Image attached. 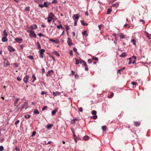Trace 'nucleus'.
Returning <instances> with one entry per match:
<instances>
[{
  "instance_id": "obj_1",
  "label": "nucleus",
  "mask_w": 151,
  "mask_h": 151,
  "mask_svg": "<svg viewBox=\"0 0 151 151\" xmlns=\"http://www.w3.org/2000/svg\"><path fill=\"white\" fill-rule=\"evenodd\" d=\"M28 32L29 33V35L31 37L33 38H36V35L35 33L33 31L29 30L28 31Z\"/></svg>"
},
{
  "instance_id": "obj_2",
  "label": "nucleus",
  "mask_w": 151,
  "mask_h": 151,
  "mask_svg": "<svg viewBox=\"0 0 151 151\" xmlns=\"http://www.w3.org/2000/svg\"><path fill=\"white\" fill-rule=\"evenodd\" d=\"M45 51V50L43 49H41L38 51V52L40 55V57L41 58H43L44 52Z\"/></svg>"
},
{
  "instance_id": "obj_3",
  "label": "nucleus",
  "mask_w": 151,
  "mask_h": 151,
  "mask_svg": "<svg viewBox=\"0 0 151 151\" xmlns=\"http://www.w3.org/2000/svg\"><path fill=\"white\" fill-rule=\"evenodd\" d=\"M37 28V25L35 24H33V25L30 26L29 27V29L31 30H34L36 29Z\"/></svg>"
},
{
  "instance_id": "obj_4",
  "label": "nucleus",
  "mask_w": 151,
  "mask_h": 151,
  "mask_svg": "<svg viewBox=\"0 0 151 151\" xmlns=\"http://www.w3.org/2000/svg\"><path fill=\"white\" fill-rule=\"evenodd\" d=\"M28 106V103L27 102H25L24 103L22 104L21 108H19V110L20 109L21 110H22L26 106Z\"/></svg>"
},
{
  "instance_id": "obj_5",
  "label": "nucleus",
  "mask_w": 151,
  "mask_h": 151,
  "mask_svg": "<svg viewBox=\"0 0 151 151\" xmlns=\"http://www.w3.org/2000/svg\"><path fill=\"white\" fill-rule=\"evenodd\" d=\"M67 43L68 44V45L70 47L71 45H73V43L72 42V40L69 37H68V38Z\"/></svg>"
},
{
  "instance_id": "obj_6",
  "label": "nucleus",
  "mask_w": 151,
  "mask_h": 151,
  "mask_svg": "<svg viewBox=\"0 0 151 151\" xmlns=\"http://www.w3.org/2000/svg\"><path fill=\"white\" fill-rule=\"evenodd\" d=\"M29 78V76L28 75H26L23 78V81L25 83H27L28 79Z\"/></svg>"
},
{
  "instance_id": "obj_7",
  "label": "nucleus",
  "mask_w": 151,
  "mask_h": 151,
  "mask_svg": "<svg viewBox=\"0 0 151 151\" xmlns=\"http://www.w3.org/2000/svg\"><path fill=\"white\" fill-rule=\"evenodd\" d=\"M8 50L10 52H13L15 51V49L10 46H9L8 47Z\"/></svg>"
},
{
  "instance_id": "obj_8",
  "label": "nucleus",
  "mask_w": 151,
  "mask_h": 151,
  "mask_svg": "<svg viewBox=\"0 0 151 151\" xmlns=\"http://www.w3.org/2000/svg\"><path fill=\"white\" fill-rule=\"evenodd\" d=\"M73 18L74 20L76 19L78 20L79 18V14H76L73 15Z\"/></svg>"
},
{
  "instance_id": "obj_9",
  "label": "nucleus",
  "mask_w": 151,
  "mask_h": 151,
  "mask_svg": "<svg viewBox=\"0 0 151 151\" xmlns=\"http://www.w3.org/2000/svg\"><path fill=\"white\" fill-rule=\"evenodd\" d=\"M49 40L50 41L56 44H58L59 42V40L57 39L54 40L51 39H49Z\"/></svg>"
},
{
  "instance_id": "obj_10",
  "label": "nucleus",
  "mask_w": 151,
  "mask_h": 151,
  "mask_svg": "<svg viewBox=\"0 0 151 151\" xmlns=\"http://www.w3.org/2000/svg\"><path fill=\"white\" fill-rule=\"evenodd\" d=\"M82 62L83 63V65L86 67L85 68V70L88 71V68L87 67V65L86 63L85 62V61H83Z\"/></svg>"
},
{
  "instance_id": "obj_11",
  "label": "nucleus",
  "mask_w": 151,
  "mask_h": 151,
  "mask_svg": "<svg viewBox=\"0 0 151 151\" xmlns=\"http://www.w3.org/2000/svg\"><path fill=\"white\" fill-rule=\"evenodd\" d=\"M15 40L16 42L19 43H21L22 41V39L19 38H17Z\"/></svg>"
},
{
  "instance_id": "obj_12",
  "label": "nucleus",
  "mask_w": 151,
  "mask_h": 151,
  "mask_svg": "<svg viewBox=\"0 0 151 151\" xmlns=\"http://www.w3.org/2000/svg\"><path fill=\"white\" fill-rule=\"evenodd\" d=\"M60 93L58 91L53 92V95L55 96L60 95Z\"/></svg>"
},
{
  "instance_id": "obj_13",
  "label": "nucleus",
  "mask_w": 151,
  "mask_h": 151,
  "mask_svg": "<svg viewBox=\"0 0 151 151\" xmlns=\"http://www.w3.org/2000/svg\"><path fill=\"white\" fill-rule=\"evenodd\" d=\"M1 40L2 42H4L7 41H8V39L7 38V37L4 36L2 37L1 39Z\"/></svg>"
},
{
  "instance_id": "obj_14",
  "label": "nucleus",
  "mask_w": 151,
  "mask_h": 151,
  "mask_svg": "<svg viewBox=\"0 0 151 151\" xmlns=\"http://www.w3.org/2000/svg\"><path fill=\"white\" fill-rule=\"evenodd\" d=\"M120 36V37L121 39H124L125 38V36L122 33H120L118 34Z\"/></svg>"
},
{
  "instance_id": "obj_15",
  "label": "nucleus",
  "mask_w": 151,
  "mask_h": 151,
  "mask_svg": "<svg viewBox=\"0 0 151 151\" xmlns=\"http://www.w3.org/2000/svg\"><path fill=\"white\" fill-rule=\"evenodd\" d=\"M47 19V21L48 22H50L53 19V18L50 17V16H48Z\"/></svg>"
},
{
  "instance_id": "obj_16",
  "label": "nucleus",
  "mask_w": 151,
  "mask_h": 151,
  "mask_svg": "<svg viewBox=\"0 0 151 151\" xmlns=\"http://www.w3.org/2000/svg\"><path fill=\"white\" fill-rule=\"evenodd\" d=\"M36 45L37 47V49L40 50L41 48V45L39 42H37Z\"/></svg>"
},
{
  "instance_id": "obj_17",
  "label": "nucleus",
  "mask_w": 151,
  "mask_h": 151,
  "mask_svg": "<svg viewBox=\"0 0 151 151\" xmlns=\"http://www.w3.org/2000/svg\"><path fill=\"white\" fill-rule=\"evenodd\" d=\"M3 35L4 36L7 37L8 35L7 32H6V29L4 30L3 32Z\"/></svg>"
},
{
  "instance_id": "obj_18",
  "label": "nucleus",
  "mask_w": 151,
  "mask_h": 151,
  "mask_svg": "<svg viewBox=\"0 0 151 151\" xmlns=\"http://www.w3.org/2000/svg\"><path fill=\"white\" fill-rule=\"evenodd\" d=\"M119 56L121 57L125 58L126 56V53L125 52H123Z\"/></svg>"
},
{
  "instance_id": "obj_19",
  "label": "nucleus",
  "mask_w": 151,
  "mask_h": 151,
  "mask_svg": "<svg viewBox=\"0 0 151 151\" xmlns=\"http://www.w3.org/2000/svg\"><path fill=\"white\" fill-rule=\"evenodd\" d=\"M81 23L82 24L83 26H87L88 25V24L87 23H85L84 21L81 20Z\"/></svg>"
},
{
  "instance_id": "obj_20",
  "label": "nucleus",
  "mask_w": 151,
  "mask_h": 151,
  "mask_svg": "<svg viewBox=\"0 0 151 151\" xmlns=\"http://www.w3.org/2000/svg\"><path fill=\"white\" fill-rule=\"evenodd\" d=\"M57 111L58 110L57 109H55L52 111L51 113L52 115L53 116L55 115Z\"/></svg>"
},
{
  "instance_id": "obj_21",
  "label": "nucleus",
  "mask_w": 151,
  "mask_h": 151,
  "mask_svg": "<svg viewBox=\"0 0 151 151\" xmlns=\"http://www.w3.org/2000/svg\"><path fill=\"white\" fill-rule=\"evenodd\" d=\"M53 126V124H49L47 126V128L48 129H50L52 128V127Z\"/></svg>"
},
{
  "instance_id": "obj_22",
  "label": "nucleus",
  "mask_w": 151,
  "mask_h": 151,
  "mask_svg": "<svg viewBox=\"0 0 151 151\" xmlns=\"http://www.w3.org/2000/svg\"><path fill=\"white\" fill-rule=\"evenodd\" d=\"M57 28L59 29L61 28L62 29H64V28L61 24H60L59 25L57 26Z\"/></svg>"
},
{
  "instance_id": "obj_23",
  "label": "nucleus",
  "mask_w": 151,
  "mask_h": 151,
  "mask_svg": "<svg viewBox=\"0 0 151 151\" xmlns=\"http://www.w3.org/2000/svg\"><path fill=\"white\" fill-rule=\"evenodd\" d=\"M32 78L33 79V80L32 81V83H33L34 81L36 80V77H35V75H32Z\"/></svg>"
},
{
  "instance_id": "obj_24",
  "label": "nucleus",
  "mask_w": 151,
  "mask_h": 151,
  "mask_svg": "<svg viewBox=\"0 0 151 151\" xmlns=\"http://www.w3.org/2000/svg\"><path fill=\"white\" fill-rule=\"evenodd\" d=\"M145 33L147 37L149 39H151V35L150 34H149L148 33L146 32H145Z\"/></svg>"
},
{
  "instance_id": "obj_25",
  "label": "nucleus",
  "mask_w": 151,
  "mask_h": 151,
  "mask_svg": "<svg viewBox=\"0 0 151 151\" xmlns=\"http://www.w3.org/2000/svg\"><path fill=\"white\" fill-rule=\"evenodd\" d=\"M134 125L135 126L137 127L139 126L140 125V123L137 122H134Z\"/></svg>"
},
{
  "instance_id": "obj_26",
  "label": "nucleus",
  "mask_w": 151,
  "mask_h": 151,
  "mask_svg": "<svg viewBox=\"0 0 151 151\" xmlns=\"http://www.w3.org/2000/svg\"><path fill=\"white\" fill-rule=\"evenodd\" d=\"M88 138L89 137L87 135L83 137V139L85 140H87L88 139Z\"/></svg>"
},
{
  "instance_id": "obj_27",
  "label": "nucleus",
  "mask_w": 151,
  "mask_h": 151,
  "mask_svg": "<svg viewBox=\"0 0 151 151\" xmlns=\"http://www.w3.org/2000/svg\"><path fill=\"white\" fill-rule=\"evenodd\" d=\"M33 113L35 114H38L39 113V111L37 109H35Z\"/></svg>"
},
{
  "instance_id": "obj_28",
  "label": "nucleus",
  "mask_w": 151,
  "mask_h": 151,
  "mask_svg": "<svg viewBox=\"0 0 151 151\" xmlns=\"http://www.w3.org/2000/svg\"><path fill=\"white\" fill-rule=\"evenodd\" d=\"M53 53L55 55H57L58 57H59L60 56L59 54L57 51H55Z\"/></svg>"
},
{
  "instance_id": "obj_29",
  "label": "nucleus",
  "mask_w": 151,
  "mask_h": 151,
  "mask_svg": "<svg viewBox=\"0 0 151 151\" xmlns=\"http://www.w3.org/2000/svg\"><path fill=\"white\" fill-rule=\"evenodd\" d=\"M119 4L117 3H116L115 4H113L112 5L111 7H117L118 6Z\"/></svg>"
},
{
  "instance_id": "obj_30",
  "label": "nucleus",
  "mask_w": 151,
  "mask_h": 151,
  "mask_svg": "<svg viewBox=\"0 0 151 151\" xmlns=\"http://www.w3.org/2000/svg\"><path fill=\"white\" fill-rule=\"evenodd\" d=\"M112 12V9H108L107 11V14H109L110 12Z\"/></svg>"
},
{
  "instance_id": "obj_31",
  "label": "nucleus",
  "mask_w": 151,
  "mask_h": 151,
  "mask_svg": "<svg viewBox=\"0 0 151 151\" xmlns=\"http://www.w3.org/2000/svg\"><path fill=\"white\" fill-rule=\"evenodd\" d=\"M66 31H68L69 29V27L68 25H65V26Z\"/></svg>"
},
{
  "instance_id": "obj_32",
  "label": "nucleus",
  "mask_w": 151,
  "mask_h": 151,
  "mask_svg": "<svg viewBox=\"0 0 151 151\" xmlns=\"http://www.w3.org/2000/svg\"><path fill=\"white\" fill-rule=\"evenodd\" d=\"M97 118V116L96 115H94V116L91 117V118L93 119H96Z\"/></svg>"
},
{
  "instance_id": "obj_33",
  "label": "nucleus",
  "mask_w": 151,
  "mask_h": 151,
  "mask_svg": "<svg viewBox=\"0 0 151 151\" xmlns=\"http://www.w3.org/2000/svg\"><path fill=\"white\" fill-rule=\"evenodd\" d=\"M75 60L76 61V65H78V64L79 63H81V62H79V60H78L76 58H75Z\"/></svg>"
},
{
  "instance_id": "obj_34",
  "label": "nucleus",
  "mask_w": 151,
  "mask_h": 151,
  "mask_svg": "<svg viewBox=\"0 0 151 151\" xmlns=\"http://www.w3.org/2000/svg\"><path fill=\"white\" fill-rule=\"evenodd\" d=\"M31 117L30 115L29 114H27L25 115L24 117L26 119H28Z\"/></svg>"
},
{
  "instance_id": "obj_35",
  "label": "nucleus",
  "mask_w": 151,
  "mask_h": 151,
  "mask_svg": "<svg viewBox=\"0 0 151 151\" xmlns=\"http://www.w3.org/2000/svg\"><path fill=\"white\" fill-rule=\"evenodd\" d=\"M113 95H114V93H113L112 92L111 93V94L108 96V97L109 98H111L113 97Z\"/></svg>"
},
{
  "instance_id": "obj_36",
  "label": "nucleus",
  "mask_w": 151,
  "mask_h": 151,
  "mask_svg": "<svg viewBox=\"0 0 151 151\" xmlns=\"http://www.w3.org/2000/svg\"><path fill=\"white\" fill-rule=\"evenodd\" d=\"M53 72V71L52 70H49L47 72V73L49 74H52Z\"/></svg>"
},
{
  "instance_id": "obj_37",
  "label": "nucleus",
  "mask_w": 151,
  "mask_h": 151,
  "mask_svg": "<svg viewBox=\"0 0 151 151\" xmlns=\"http://www.w3.org/2000/svg\"><path fill=\"white\" fill-rule=\"evenodd\" d=\"M78 120L77 119H74L71 120L72 123H75V121Z\"/></svg>"
},
{
  "instance_id": "obj_38",
  "label": "nucleus",
  "mask_w": 151,
  "mask_h": 151,
  "mask_svg": "<svg viewBox=\"0 0 151 151\" xmlns=\"http://www.w3.org/2000/svg\"><path fill=\"white\" fill-rule=\"evenodd\" d=\"M29 59L33 60L34 59L32 55H30L27 57Z\"/></svg>"
},
{
  "instance_id": "obj_39",
  "label": "nucleus",
  "mask_w": 151,
  "mask_h": 151,
  "mask_svg": "<svg viewBox=\"0 0 151 151\" xmlns=\"http://www.w3.org/2000/svg\"><path fill=\"white\" fill-rule=\"evenodd\" d=\"M131 42H132L133 43V44L134 45H136V42H135V40L134 39H132L131 40Z\"/></svg>"
},
{
  "instance_id": "obj_40",
  "label": "nucleus",
  "mask_w": 151,
  "mask_h": 151,
  "mask_svg": "<svg viewBox=\"0 0 151 151\" xmlns=\"http://www.w3.org/2000/svg\"><path fill=\"white\" fill-rule=\"evenodd\" d=\"M92 59L94 60H95L96 61H98L99 59L97 57H93L92 58Z\"/></svg>"
},
{
  "instance_id": "obj_41",
  "label": "nucleus",
  "mask_w": 151,
  "mask_h": 151,
  "mask_svg": "<svg viewBox=\"0 0 151 151\" xmlns=\"http://www.w3.org/2000/svg\"><path fill=\"white\" fill-rule=\"evenodd\" d=\"M20 100L19 98H17L16 100L14 101V104H16L17 102Z\"/></svg>"
},
{
  "instance_id": "obj_42",
  "label": "nucleus",
  "mask_w": 151,
  "mask_h": 151,
  "mask_svg": "<svg viewBox=\"0 0 151 151\" xmlns=\"http://www.w3.org/2000/svg\"><path fill=\"white\" fill-rule=\"evenodd\" d=\"M48 16H50V17H52L53 18V17L54 16V15L52 13H50V14H49Z\"/></svg>"
},
{
  "instance_id": "obj_43",
  "label": "nucleus",
  "mask_w": 151,
  "mask_h": 151,
  "mask_svg": "<svg viewBox=\"0 0 151 151\" xmlns=\"http://www.w3.org/2000/svg\"><path fill=\"white\" fill-rule=\"evenodd\" d=\"M96 111L95 110H93L92 111V114L93 115H96Z\"/></svg>"
},
{
  "instance_id": "obj_44",
  "label": "nucleus",
  "mask_w": 151,
  "mask_h": 151,
  "mask_svg": "<svg viewBox=\"0 0 151 151\" xmlns=\"http://www.w3.org/2000/svg\"><path fill=\"white\" fill-rule=\"evenodd\" d=\"M30 7L29 6H28L26 7L25 9V10L26 11H28L29 10Z\"/></svg>"
},
{
  "instance_id": "obj_45",
  "label": "nucleus",
  "mask_w": 151,
  "mask_h": 151,
  "mask_svg": "<svg viewBox=\"0 0 151 151\" xmlns=\"http://www.w3.org/2000/svg\"><path fill=\"white\" fill-rule=\"evenodd\" d=\"M131 83L134 86H136L138 84L137 83L134 82H132Z\"/></svg>"
},
{
  "instance_id": "obj_46",
  "label": "nucleus",
  "mask_w": 151,
  "mask_h": 151,
  "mask_svg": "<svg viewBox=\"0 0 151 151\" xmlns=\"http://www.w3.org/2000/svg\"><path fill=\"white\" fill-rule=\"evenodd\" d=\"M102 128L104 131H105L106 129V127L105 126H103L102 127Z\"/></svg>"
},
{
  "instance_id": "obj_47",
  "label": "nucleus",
  "mask_w": 151,
  "mask_h": 151,
  "mask_svg": "<svg viewBox=\"0 0 151 151\" xmlns=\"http://www.w3.org/2000/svg\"><path fill=\"white\" fill-rule=\"evenodd\" d=\"M43 4L44 5V6H45L46 7H48V6L47 5V2H44Z\"/></svg>"
},
{
  "instance_id": "obj_48",
  "label": "nucleus",
  "mask_w": 151,
  "mask_h": 151,
  "mask_svg": "<svg viewBox=\"0 0 151 151\" xmlns=\"http://www.w3.org/2000/svg\"><path fill=\"white\" fill-rule=\"evenodd\" d=\"M36 132L35 131H33L32 134V136L33 137L36 134Z\"/></svg>"
},
{
  "instance_id": "obj_49",
  "label": "nucleus",
  "mask_w": 151,
  "mask_h": 151,
  "mask_svg": "<svg viewBox=\"0 0 151 151\" xmlns=\"http://www.w3.org/2000/svg\"><path fill=\"white\" fill-rule=\"evenodd\" d=\"M57 0H53L52 1V4H55V3H57Z\"/></svg>"
},
{
  "instance_id": "obj_50",
  "label": "nucleus",
  "mask_w": 151,
  "mask_h": 151,
  "mask_svg": "<svg viewBox=\"0 0 151 151\" xmlns=\"http://www.w3.org/2000/svg\"><path fill=\"white\" fill-rule=\"evenodd\" d=\"M131 58H134V60H136L137 59V57L135 56H133L132 58H129V60H131Z\"/></svg>"
},
{
  "instance_id": "obj_51",
  "label": "nucleus",
  "mask_w": 151,
  "mask_h": 151,
  "mask_svg": "<svg viewBox=\"0 0 151 151\" xmlns=\"http://www.w3.org/2000/svg\"><path fill=\"white\" fill-rule=\"evenodd\" d=\"M24 47V46L23 45H22L20 46V48L22 50H23Z\"/></svg>"
},
{
  "instance_id": "obj_52",
  "label": "nucleus",
  "mask_w": 151,
  "mask_h": 151,
  "mask_svg": "<svg viewBox=\"0 0 151 151\" xmlns=\"http://www.w3.org/2000/svg\"><path fill=\"white\" fill-rule=\"evenodd\" d=\"M4 150V147L2 146H0V151H2Z\"/></svg>"
},
{
  "instance_id": "obj_53",
  "label": "nucleus",
  "mask_w": 151,
  "mask_h": 151,
  "mask_svg": "<svg viewBox=\"0 0 151 151\" xmlns=\"http://www.w3.org/2000/svg\"><path fill=\"white\" fill-rule=\"evenodd\" d=\"M88 63H92L91 60V59H89L88 60Z\"/></svg>"
},
{
  "instance_id": "obj_54",
  "label": "nucleus",
  "mask_w": 151,
  "mask_h": 151,
  "mask_svg": "<svg viewBox=\"0 0 151 151\" xmlns=\"http://www.w3.org/2000/svg\"><path fill=\"white\" fill-rule=\"evenodd\" d=\"M39 6L41 8H42L44 7L43 4H40L39 5Z\"/></svg>"
},
{
  "instance_id": "obj_55",
  "label": "nucleus",
  "mask_w": 151,
  "mask_h": 151,
  "mask_svg": "<svg viewBox=\"0 0 151 151\" xmlns=\"http://www.w3.org/2000/svg\"><path fill=\"white\" fill-rule=\"evenodd\" d=\"M47 106H44L42 109V110L43 111H44L45 109H47Z\"/></svg>"
},
{
  "instance_id": "obj_56",
  "label": "nucleus",
  "mask_w": 151,
  "mask_h": 151,
  "mask_svg": "<svg viewBox=\"0 0 151 151\" xmlns=\"http://www.w3.org/2000/svg\"><path fill=\"white\" fill-rule=\"evenodd\" d=\"M19 122L20 121L19 120H17V121L15 123V125H17L18 124Z\"/></svg>"
},
{
  "instance_id": "obj_57",
  "label": "nucleus",
  "mask_w": 151,
  "mask_h": 151,
  "mask_svg": "<svg viewBox=\"0 0 151 151\" xmlns=\"http://www.w3.org/2000/svg\"><path fill=\"white\" fill-rule=\"evenodd\" d=\"M73 50L76 53H77V49L76 47H74L73 48Z\"/></svg>"
},
{
  "instance_id": "obj_58",
  "label": "nucleus",
  "mask_w": 151,
  "mask_h": 151,
  "mask_svg": "<svg viewBox=\"0 0 151 151\" xmlns=\"http://www.w3.org/2000/svg\"><path fill=\"white\" fill-rule=\"evenodd\" d=\"M78 110L82 112L83 111V109L82 107H80L78 108Z\"/></svg>"
},
{
  "instance_id": "obj_59",
  "label": "nucleus",
  "mask_w": 151,
  "mask_h": 151,
  "mask_svg": "<svg viewBox=\"0 0 151 151\" xmlns=\"http://www.w3.org/2000/svg\"><path fill=\"white\" fill-rule=\"evenodd\" d=\"M6 65L7 66H9L10 65V63L8 60L7 61L6 63Z\"/></svg>"
},
{
  "instance_id": "obj_60",
  "label": "nucleus",
  "mask_w": 151,
  "mask_h": 151,
  "mask_svg": "<svg viewBox=\"0 0 151 151\" xmlns=\"http://www.w3.org/2000/svg\"><path fill=\"white\" fill-rule=\"evenodd\" d=\"M69 54L70 55H73V53L72 50H70L69 52Z\"/></svg>"
},
{
  "instance_id": "obj_61",
  "label": "nucleus",
  "mask_w": 151,
  "mask_h": 151,
  "mask_svg": "<svg viewBox=\"0 0 151 151\" xmlns=\"http://www.w3.org/2000/svg\"><path fill=\"white\" fill-rule=\"evenodd\" d=\"M15 149L17 151H20V149L19 147H16Z\"/></svg>"
},
{
  "instance_id": "obj_62",
  "label": "nucleus",
  "mask_w": 151,
  "mask_h": 151,
  "mask_svg": "<svg viewBox=\"0 0 151 151\" xmlns=\"http://www.w3.org/2000/svg\"><path fill=\"white\" fill-rule=\"evenodd\" d=\"M38 35L39 36H41L43 37V35L42 33H39L38 34Z\"/></svg>"
},
{
  "instance_id": "obj_63",
  "label": "nucleus",
  "mask_w": 151,
  "mask_h": 151,
  "mask_svg": "<svg viewBox=\"0 0 151 151\" xmlns=\"http://www.w3.org/2000/svg\"><path fill=\"white\" fill-rule=\"evenodd\" d=\"M77 21H78L77 20H75V21H74V25L75 26L76 25Z\"/></svg>"
},
{
  "instance_id": "obj_64",
  "label": "nucleus",
  "mask_w": 151,
  "mask_h": 151,
  "mask_svg": "<svg viewBox=\"0 0 151 151\" xmlns=\"http://www.w3.org/2000/svg\"><path fill=\"white\" fill-rule=\"evenodd\" d=\"M139 22H142L143 24H144L145 23V21L144 20H142V19H140L139 20Z\"/></svg>"
}]
</instances>
